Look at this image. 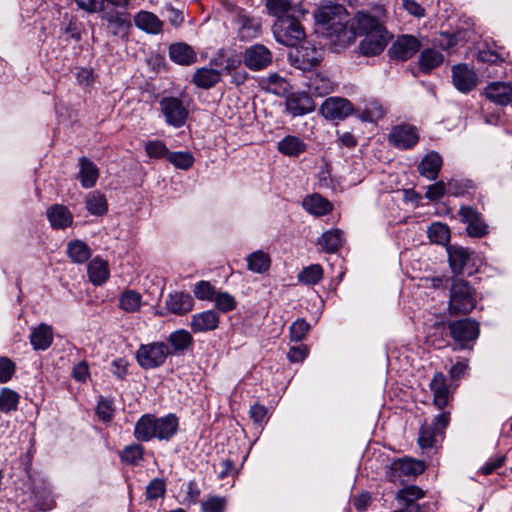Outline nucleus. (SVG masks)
Returning a JSON list of instances; mask_svg holds the SVG:
<instances>
[{
  "instance_id": "obj_1",
  "label": "nucleus",
  "mask_w": 512,
  "mask_h": 512,
  "mask_svg": "<svg viewBox=\"0 0 512 512\" xmlns=\"http://www.w3.org/2000/svg\"><path fill=\"white\" fill-rule=\"evenodd\" d=\"M314 17L322 32L334 43L347 45L353 42V33L349 30L350 19L343 5L333 3L322 5L317 9Z\"/></svg>"
},
{
  "instance_id": "obj_2",
  "label": "nucleus",
  "mask_w": 512,
  "mask_h": 512,
  "mask_svg": "<svg viewBox=\"0 0 512 512\" xmlns=\"http://www.w3.org/2000/svg\"><path fill=\"white\" fill-rule=\"evenodd\" d=\"M385 18L386 9L383 5L374 6L372 11H357L349 21V30L353 33V41L356 36H365L387 30L384 25Z\"/></svg>"
},
{
  "instance_id": "obj_3",
  "label": "nucleus",
  "mask_w": 512,
  "mask_h": 512,
  "mask_svg": "<svg viewBox=\"0 0 512 512\" xmlns=\"http://www.w3.org/2000/svg\"><path fill=\"white\" fill-rule=\"evenodd\" d=\"M476 303L475 288L463 279H454L449 293V314L452 316L469 314L476 307Z\"/></svg>"
},
{
  "instance_id": "obj_4",
  "label": "nucleus",
  "mask_w": 512,
  "mask_h": 512,
  "mask_svg": "<svg viewBox=\"0 0 512 512\" xmlns=\"http://www.w3.org/2000/svg\"><path fill=\"white\" fill-rule=\"evenodd\" d=\"M304 17L292 15L275 20L272 31L276 41L285 46H297L306 36L301 24Z\"/></svg>"
},
{
  "instance_id": "obj_5",
  "label": "nucleus",
  "mask_w": 512,
  "mask_h": 512,
  "mask_svg": "<svg viewBox=\"0 0 512 512\" xmlns=\"http://www.w3.org/2000/svg\"><path fill=\"white\" fill-rule=\"evenodd\" d=\"M170 354L169 347L164 342L142 344L136 352L138 364L144 369H153L162 366Z\"/></svg>"
},
{
  "instance_id": "obj_6",
  "label": "nucleus",
  "mask_w": 512,
  "mask_h": 512,
  "mask_svg": "<svg viewBox=\"0 0 512 512\" xmlns=\"http://www.w3.org/2000/svg\"><path fill=\"white\" fill-rule=\"evenodd\" d=\"M450 421V413L437 415L430 423L424 422L419 431L418 443L421 448H432L436 438L442 436Z\"/></svg>"
},
{
  "instance_id": "obj_7",
  "label": "nucleus",
  "mask_w": 512,
  "mask_h": 512,
  "mask_svg": "<svg viewBox=\"0 0 512 512\" xmlns=\"http://www.w3.org/2000/svg\"><path fill=\"white\" fill-rule=\"evenodd\" d=\"M452 339L463 349L475 341L479 335V323L471 318L452 321L448 324Z\"/></svg>"
},
{
  "instance_id": "obj_8",
  "label": "nucleus",
  "mask_w": 512,
  "mask_h": 512,
  "mask_svg": "<svg viewBox=\"0 0 512 512\" xmlns=\"http://www.w3.org/2000/svg\"><path fill=\"white\" fill-rule=\"evenodd\" d=\"M425 464L421 460L401 458L393 461L386 476L391 482H402V477H416L425 471Z\"/></svg>"
},
{
  "instance_id": "obj_9",
  "label": "nucleus",
  "mask_w": 512,
  "mask_h": 512,
  "mask_svg": "<svg viewBox=\"0 0 512 512\" xmlns=\"http://www.w3.org/2000/svg\"><path fill=\"white\" fill-rule=\"evenodd\" d=\"M160 109L166 122L176 128L182 127L188 117V110L176 97H165L160 101Z\"/></svg>"
},
{
  "instance_id": "obj_10",
  "label": "nucleus",
  "mask_w": 512,
  "mask_h": 512,
  "mask_svg": "<svg viewBox=\"0 0 512 512\" xmlns=\"http://www.w3.org/2000/svg\"><path fill=\"white\" fill-rule=\"evenodd\" d=\"M322 56L321 49L307 43L298 47L294 54H290V59L296 68L309 71L321 62Z\"/></svg>"
},
{
  "instance_id": "obj_11",
  "label": "nucleus",
  "mask_w": 512,
  "mask_h": 512,
  "mask_svg": "<svg viewBox=\"0 0 512 512\" xmlns=\"http://www.w3.org/2000/svg\"><path fill=\"white\" fill-rule=\"evenodd\" d=\"M447 252L450 267L455 275L473 274L472 253L468 249L451 245L447 248Z\"/></svg>"
},
{
  "instance_id": "obj_12",
  "label": "nucleus",
  "mask_w": 512,
  "mask_h": 512,
  "mask_svg": "<svg viewBox=\"0 0 512 512\" xmlns=\"http://www.w3.org/2000/svg\"><path fill=\"white\" fill-rule=\"evenodd\" d=\"M421 48L420 41L412 35H402L389 48L392 59L406 61L413 57Z\"/></svg>"
},
{
  "instance_id": "obj_13",
  "label": "nucleus",
  "mask_w": 512,
  "mask_h": 512,
  "mask_svg": "<svg viewBox=\"0 0 512 512\" xmlns=\"http://www.w3.org/2000/svg\"><path fill=\"white\" fill-rule=\"evenodd\" d=\"M353 111L351 102L342 97H329L320 107V113L329 120H343Z\"/></svg>"
},
{
  "instance_id": "obj_14",
  "label": "nucleus",
  "mask_w": 512,
  "mask_h": 512,
  "mask_svg": "<svg viewBox=\"0 0 512 512\" xmlns=\"http://www.w3.org/2000/svg\"><path fill=\"white\" fill-rule=\"evenodd\" d=\"M451 71L453 85L458 91L468 93L477 86V74L468 64H456Z\"/></svg>"
},
{
  "instance_id": "obj_15",
  "label": "nucleus",
  "mask_w": 512,
  "mask_h": 512,
  "mask_svg": "<svg viewBox=\"0 0 512 512\" xmlns=\"http://www.w3.org/2000/svg\"><path fill=\"white\" fill-rule=\"evenodd\" d=\"M243 62L250 70H262L271 64L272 53L266 46L255 44L245 50Z\"/></svg>"
},
{
  "instance_id": "obj_16",
  "label": "nucleus",
  "mask_w": 512,
  "mask_h": 512,
  "mask_svg": "<svg viewBox=\"0 0 512 512\" xmlns=\"http://www.w3.org/2000/svg\"><path fill=\"white\" fill-rule=\"evenodd\" d=\"M388 138L390 143L396 148L410 149L418 143L419 134L416 127L401 124L392 128Z\"/></svg>"
},
{
  "instance_id": "obj_17",
  "label": "nucleus",
  "mask_w": 512,
  "mask_h": 512,
  "mask_svg": "<svg viewBox=\"0 0 512 512\" xmlns=\"http://www.w3.org/2000/svg\"><path fill=\"white\" fill-rule=\"evenodd\" d=\"M463 223L467 224V233L472 237H483L488 233V226L482 215L475 208L462 206L458 212Z\"/></svg>"
},
{
  "instance_id": "obj_18",
  "label": "nucleus",
  "mask_w": 512,
  "mask_h": 512,
  "mask_svg": "<svg viewBox=\"0 0 512 512\" xmlns=\"http://www.w3.org/2000/svg\"><path fill=\"white\" fill-rule=\"evenodd\" d=\"M391 39L392 35L388 30L365 35V38L359 44V51L364 56L379 55L384 51Z\"/></svg>"
},
{
  "instance_id": "obj_19",
  "label": "nucleus",
  "mask_w": 512,
  "mask_h": 512,
  "mask_svg": "<svg viewBox=\"0 0 512 512\" xmlns=\"http://www.w3.org/2000/svg\"><path fill=\"white\" fill-rule=\"evenodd\" d=\"M483 95L496 105L507 106L512 102L511 82H491L484 88Z\"/></svg>"
},
{
  "instance_id": "obj_20",
  "label": "nucleus",
  "mask_w": 512,
  "mask_h": 512,
  "mask_svg": "<svg viewBox=\"0 0 512 512\" xmlns=\"http://www.w3.org/2000/svg\"><path fill=\"white\" fill-rule=\"evenodd\" d=\"M266 8L270 15L279 20L282 17L305 16L307 10L300 3H293L291 0H266Z\"/></svg>"
},
{
  "instance_id": "obj_21",
  "label": "nucleus",
  "mask_w": 512,
  "mask_h": 512,
  "mask_svg": "<svg viewBox=\"0 0 512 512\" xmlns=\"http://www.w3.org/2000/svg\"><path fill=\"white\" fill-rule=\"evenodd\" d=\"M220 323V315L216 310H206L191 317L190 328L193 333L214 331Z\"/></svg>"
},
{
  "instance_id": "obj_22",
  "label": "nucleus",
  "mask_w": 512,
  "mask_h": 512,
  "mask_svg": "<svg viewBox=\"0 0 512 512\" xmlns=\"http://www.w3.org/2000/svg\"><path fill=\"white\" fill-rule=\"evenodd\" d=\"M286 109L294 117L308 114L315 109V103L307 93H292L286 99Z\"/></svg>"
},
{
  "instance_id": "obj_23",
  "label": "nucleus",
  "mask_w": 512,
  "mask_h": 512,
  "mask_svg": "<svg viewBox=\"0 0 512 512\" xmlns=\"http://www.w3.org/2000/svg\"><path fill=\"white\" fill-rule=\"evenodd\" d=\"M430 389L433 393L434 405L440 410L444 409L449 403L451 392L443 373L437 372L434 374L433 379L430 382Z\"/></svg>"
},
{
  "instance_id": "obj_24",
  "label": "nucleus",
  "mask_w": 512,
  "mask_h": 512,
  "mask_svg": "<svg viewBox=\"0 0 512 512\" xmlns=\"http://www.w3.org/2000/svg\"><path fill=\"white\" fill-rule=\"evenodd\" d=\"M165 305L169 312L182 316L193 310L194 299L188 293L175 292L168 295Z\"/></svg>"
},
{
  "instance_id": "obj_25",
  "label": "nucleus",
  "mask_w": 512,
  "mask_h": 512,
  "mask_svg": "<svg viewBox=\"0 0 512 512\" xmlns=\"http://www.w3.org/2000/svg\"><path fill=\"white\" fill-rule=\"evenodd\" d=\"M178 426V418L174 414H168L160 418L154 415L155 439L159 441L170 440L177 433Z\"/></svg>"
},
{
  "instance_id": "obj_26",
  "label": "nucleus",
  "mask_w": 512,
  "mask_h": 512,
  "mask_svg": "<svg viewBox=\"0 0 512 512\" xmlns=\"http://www.w3.org/2000/svg\"><path fill=\"white\" fill-rule=\"evenodd\" d=\"M134 23L137 28L148 34L157 35L163 31V21L149 11L138 12L134 17Z\"/></svg>"
},
{
  "instance_id": "obj_27",
  "label": "nucleus",
  "mask_w": 512,
  "mask_h": 512,
  "mask_svg": "<svg viewBox=\"0 0 512 512\" xmlns=\"http://www.w3.org/2000/svg\"><path fill=\"white\" fill-rule=\"evenodd\" d=\"M47 218L54 229H66L72 225L73 215L62 204H54L47 209Z\"/></svg>"
},
{
  "instance_id": "obj_28",
  "label": "nucleus",
  "mask_w": 512,
  "mask_h": 512,
  "mask_svg": "<svg viewBox=\"0 0 512 512\" xmlns=\"http://www.w3.org/2000/svg\"><path fill=\"white\" fill-rule=\"evenodd\" d=\"M442 163L441 156L437 152L432 151L422 158L418 165V172L428 180H435L441 170Z\"/></svg>"
},
{
  "instance_id": "obj_29",
  "label": "nucleus",
  "mask_w": 512,
  "mask_h": 512,
  "mask_svg": "<svg viewBox=\"0 0 512 512\" xmlns=\"http://www.w3.org/2000/svg\"><path fill=\"white\" fill-rule=\"evenodd\" d=\"M78 178L83 188H92L99 178V169L90 159L81 157L79 159Z\"/></svg>"
},
{
  "instance_id": "obj_30",
  "label": "nucleus",
  "mask_w": 512,
  "mask_h": 512,
  "mask_svg": "<svg viewBox=\"0 0 512 512\" xmlns=\"http://www.w3.org/2000/svg\"><path fill=\"white\" fill-rule=\"evenodd\" d=\"M424 495L425 493L420 487L409 485L399 490L396 498L399 502L405 504V509L408 510V512H420V506L415 502L423 498Z\"/></svg>"
},
{
  "instance_id": "obj_31",
  "label": "nucleus",
  "mask_w": 512,
  "mask_h": 512,
  "mask_svg": "<svg viewBox=\"0 0 512 512\" xmlns=\"http://www.w3.org/2000/svg\"><path fill=\"white\" fill-rule=\"evenodd\" d=\"M302 206L307 212L314 216L327 215L333 209L331 202L318 193L305 197Z\"/></svg>"
},
{
  "instance_id": "obj_32",
  "label": "nucleus",
  "mask_w": 512,
  "mask_h": 512,
  "mask_svg": "<svg viewBox=\"0 0 512 512\" xmlns=\"http://www.w3.org/2000/svg\"><path fill=\"white\" fill-rule=\"evenodd\" d=\"M170 59L180 65H191L196 62L197 56L191 46L186 43H174L169 47Z\"/></svg>"
},
{
  "instance_id": "obj_33",
  "label": "nucleus",
  "mask_w": 512,
  "mask_h": 512,
  "mask_svg": "<svg viewBox=\"0 0 512 512\" xmlns=\"http://www.w3.org/2000/svg\"><path fill=\"white\" fill-rule=\"evenodd\" d=\"M133 435L136 440L142 442H149L155 439L154 415H142L135 424Z\"/></svg>"
},
{
  "instance_id": "obj_34",
  "label": "nucleus",
  "mask_w": 512,
  "mask_h": 512,
  "mask_svg": "<svg viewBox=\"0 0 512 512\" xmlns=\"http://www.w3.org/2000/svg\"><path fill=\"white\" fill-rule=\"evenodd\" d=\"M309 91L319 97L330 94L334 91L335 84L323 73L312 74L307 83Z\"/></svg>"
},
{
  "instance_id": "obj_35",
  "label": "nucleus",
  "mask_w": 512,
  "mask_h": 512,
  "mask_svg": "<svg viewBox=\"0 0 512 512\" xmlns=\"http://www.w3.org/2000/svg\"><path fill=\"white\" fill-rule=\"evenodd\" d=\"M221 80V73L213 68H198L193 75V83L202 89H210Z\"/></svg>"
},
{
  "instance_id": "obj_36",
  "label": "nucleus",
  "mask_w": 512,
  "mask_h": 512,
  "mask_svg": "<svg viewBox=\"0 0 512 512\" xmlns=\"http://www.w3.org/2000/svg\"><path fill=\"white\" fill-rule=\"evenodd\" d=\"M167 341L172 347L170 354H183L185 350L193 345V337L185 329H178L172 332L168 336Z\"/></svg>"
},
{
  "instance_id": "obj_37",
  "label": "nucleus",
  "mask_w": 512,
  "mask_h": 512,
  "mask_svg": "<svg viewBox=\"0 0 512 512\" xmlns=\"http://www.w3.org/2000/svg\"><path fill=\"white\" fill-rule=\"evenodd\" d=\"M53 341V333L50 326L40 324L34 328L30 335V343L35 350H46Z\"/></svg>"
},
{
  "instance_id": "obj_38",
  "label": "nucleus",
  "mask_w": 512,
  "mask_h": 512,
  "mask_svg": "<svg viewBox=\"0 0 512 512\" xmlns=\"http://www.w3.org/2000/svg\"><path fill=\"white\" fill-rule=\"evenodd\" d=\"M317 243L326 253H335L342 247L343 232L339 229L328 230L322 234Z\"/></svg>"
},
{
  "instance_id": "obj_39",
  "label": "nucleus",
  "mask_w": 512,
  "mask_h": 512,
  "mask_svg": "<svg viewBox=\"0 0 512 512\" xmlns=\"http://www.w3.org/2000/svg\"><path fill=\"white\" fill-rule=\"evenodd\" d=\"M277 148L284 155L298 157L307 147L299 137L288 135L278 142Z\"/></svg>"
},
{
  "instance_id": "obj_40",
  "label": "nucleus",
  "mask_w": 512,
  "mask_h": 512,
  "mask_svg": "<svg viewBox=\"0 0 512 512\" xmlns=\"http://www.w3.org/2000/svg\"><path fill=\"white\" fill-rule=\"evenodd\" d=\"M88 276L94 285H101L109 278L108 264L96 257L88 264Z\"/></svg>"
},
{
  "instance_id": "obj_41",
  "label": "nucleus",
  "mask_w": 512,
  "mask_h": 512,
  "mask_svg": "<svg viewBox=\"0 0 512 512\" xmlns=\"http://www.w3.org/2000/svg\"><path fill=\"white\" fill-rule=\"evenodd\" d=\"M107 27L115 36H125L131 27V22L126 14L114 13L106 17Z\"/></svg>"
},
{
  "instance_id": "obj_42",
  "label": "nucleus",
  "mask_w": 512,
  "mask_h": 512,
  "mask_svg": "<svg viewBox=\"0 0 512 512\" xmlns=\"http://www.w3.org/2000/svg\"><path fill=\"white\" fill-rule=\"evenodd\" d=\"M67 254L74 263L82 264L91 257L92 252L85 242L73 240L67 245Z\"/></svg>"
},
{
  "instance_id": "obj_43",
  "label": "nucleus",
  "mask_w": 512,
  "mask_h": 512,
  "mask_svg": "<svg viewBox=\"0 0 512 512\" xmlns=\"http://www.w3.org/2000/svg\"><path fill=\"white\" fill-rule=\"evenodd\" d=\"M248 269L255 273H265L271 266V258L268 253L258 250L248 255Z\"/></svg>"
},
{
  "instance_id": "obj_44",
  "label": "nucleus",
  "mask_w": 512,
  "mask_h": 512,
  "mask_svg": "<svg viewBox=\"0 0 512 512\" xmlns=\"http://www.w3.org/2000/svg\"><path fill=\"white\" fill-rule=\"evenodd\" d=\"M87 210L95 216H102L108 211V203L104 194L94 191L85 200Z\"/></svg>"
},
{
  "instance_id": "obj_45",
  "label": "nucleus",
  "mask_w": 512,
  "mask_h": 512,
  "mask_svg": "<svg viewBox=\"0 0 512 512\" xmlns=\"http://www.w3.org/2000/svg\"><path fill=\"white\" fill-rule=\"evenodd\" d=\"M444 57L442 53L435 49H425L419 57V66L423 72H430L432 69L442 64Z\"/></svg>"
},
{
  "instance_id": "obj_46",
  "label": "nucleus",
  "mask_w": 512,
  "mask_h": 512,
  "mask_svg": "<svg viewBox=\"0 0 512 512\" xmlns=\"http://www.w3.org/2000/svg\"><path fill=\"white\" fill-rule=\"evenodd\" d=\"M323 268L320 264H311L304 267L297 278L300 283L305 285H316L323 279Z\"/></svg>"
},
{
  "instance_id": "obj_47",
  "label": "nucleus",
  "mask_w": 512,
  "mask_h": 512,
  "mask_svg": "<svg viewBox=\"0 0 512 512\" xmlns=\"http://www.w3.org/2000/svg\"><path fill=\"white\" fill-rule=\"evenodd\" d=\"M142 296L134 290H125L119 298V306L127 313H134L141 307Z\"/></svg>"
},
{
  "instance_id": "obj_48",
  "label": "nucleus",
  "mask_w": 512,
  "mask_h": 512,
  "mask_svg": "<svg viewBox=\"0 0 512 512\" xmlns=\"http://www.w3.org/2000/svg\"><path fill=\"white\" fill-rule=\"evenodd\" d=\"M123 463L137 466L144 458V447L141 444H131L124 447L119 454Z\"/></svg>"
},
{
  "instance_id": "obj_49",
  "label": "nucleus",
  "mask_w": 512,
  "mask_h": 512,
  "mask_svg": "<svg viewBox=\"0 0 512 512\" xmlns=\"http://www.w3.org/2000/svg\"><path fill=\"white\" fill-rule=\"evenodd\" d=\"M20 395L14 390L4 387L0 390V411L10 413L18 409Z\"/></svg>"
},
{
  "instance_id": "obj_50",
  "label": "nucleus",
  "mask_w": 512,
  "mask_h": 512,
  "mask_svg": "<svg viewBox=\"0 0 512 512\" xmlns=\"http://www.w3.org/2000/svg\"><path fill=\"white\" fill-rule=\"evenodd\" d=\"M508 54L504 48L500 50H492L490 48H483L478 51L477 60L482 63L499 64L506 60Z\"/></svg>"
},
{
  "instance_id": "obj_51",
  "label": "nucleus",
  "mask_w": 512,
  "mask_h": 512,
  "mask_svg": "<svg viewBox=\"0 0 512 512\" xmlns=\"http://www.w3.org/2000/svg\"><path fill=\"white\" fill-rule=\"evenodd\" d=\"M429 239L436 244H445L450 238L449 228L441 223H434L428 229Z\"/></svg>"
},
{
  "instance_id": "obj_52",
  "label": "nucleus",
  "mask_w": 512,
  "mask_h": 512,
  "mask_svg": "<svg viewBox=\"0 0 512 512\" xmlns=\"http://www.w3.org/2000/svg\"><path fill=\"white\" fill-rule=\"evenodd\" d=\"M168 161L176 168L187 170L194 163V157L190 152H170Z\"/></svg>"
},
{
  "instance_id": "obj_53",
  "label": "nucleus",
  "mask_w": 512,
  "mask_h": 512,
  "mask_svg": "<svg viewBox=\"0 0 512 512\" xmlns=\"http://www.w3.org/2000/svg\"><path fill=\"white\" fill-rule=\"evenodd\" d=\"M212 301L215 302L216 308L223 313L230 312L237 306L235 297L228 292H217Z\"/></svg>"
},
{
  "instance_id": "obj_54",
  "label": "nucleus",
  "mask_w": 512,
  "mask_h": 512,
  "mask_svg": "<svg viewBox=\"0 0 512 512\" xmlns=\"http://www.w3.org/2000/svg\"><path fill=\"white\" fill-rule=\"evenodd\" d=\"M193 293L199 300L212 301L217 292L209 281L201 280L194 285Z\"/></svg>"
},
{
  "instance_id": "obj_55",
  "label": "nucleus",
  "mask_w": 512,
  "mask_h": 512,
  "mask_svg": "<svg viewBox=\"0 0 512 512\" xmlns=\"http://www.w3.org/2000/svg\"><path fill=\"white\" fill-rule=\"evenodd\" d=\"M113 401L101 397L96 407V415L103 422H110L114 417Z\"/></svg>"
},
{
  "instance_id": "obj_56",
  "label": "nucleus",
  "mask_w": 512,
  "mask_h": 512,
  "mask_svg": "<svg viewBox=\"0 0 512 512\" xmlns=\"http://www.w3.org/2000/svg\"><path fill=\"white\" fill-rule=\"evenodd\" d=\"M166 492V482L161 478L152 479L146 487V497L148 500H156L163 497Z\"/></svg>"
},
{
  "instance_id": "obj_57",
  "label": "nucleus",
  "mask_w": 512,
  "mask_h": 512,
  "mask_svg": "<svg viewBox=\"0 0 512 512\" xmlns=\"http://www.w3.org/2000/svg\"><path fill=\"white\" fill-rule=\"evenodd\" d=\"M145 151L150 158H163L168 157L170 153L165 143L160 140L148 141L145 144Z\"/></svg>"
},
{
  "instance_id": "obj_58",
  "label": "nucleus",
  "mask_w": 512,
  "mask_h": 512,
  "mask_svg": "<svg viewBox=\"0 0 512 512\" xmlns=\"http://www.w3.org/2000/svg\"><path fill=\"white\" fill-rule=\"evenodd\" d=\"M310 329V325L304 319H297L290 326V337L292 341H301Z\"/></svg>"
},
{
  "instance_id": "obj_59",
  "label": "nucleus",
  "mask_w": 512,
  "mask_h": 512,
  "mask_svg": "<svg viewBox=\"0 0 512 512\" xmlns=\"http://www.w3.org/2000/svg\"><path fill=\"white\" fill-rule=\"evenodd\" d=\"M250 418L259 426H262L268 420V409L259 403H255L249 410Z\"/></svg>"
},
{
  "instance_id": "obj_60",
  "label": "nucleus",
  "mask_w": 512,
  "mask_h": 512,
  "mask_svg": "<svg viewBox=\"0 0 512 512\" xmlns=\"http://www.w3.org/2000/svg\"><path fill=\"white\" fill-rule=\"evenodd\" d=\"M15 363L7 357L0 358V383L8 382L15 373Z\"/></svg>"
},
{
  "instance_id": "obj_61",
  "label": "nucleus",
  "mask_w": 512,
  "mask_h": 512,
  "mask_svg": "<svg viewBox=\"0 0 512 512\" xmlns=\"http://www.w3.org/2000/svg\"><path fill=\"white\" fill-rule=\"evenodd\" d=\"M226 501L222 497H210L201 504L203 512H224Z\"/></svg>"
},
{
  "instance_id": "obj_62",
  "label": "nucleus",
  "mask_w": 512,
  "mask_h": 512,
  "mask_svg": "<svg viewBox=\"0 0 512 512\" xmlns=\"http://www.w3.org/2000/svg\"><path fill=\"white\" fill-rule=\"evenodd\" d=\"M78 8L88 12L96 13L104 9L105 0H74Z\"/></svg>"
},
{
  "instance_id": "obj_63",
  "label": "nucleus",
  "mask_w": 512,
  "mask_h": 512,
  "mask_svg": "<svg viewBox=\"0 0 512 512\" xmlns=\"http://www.w3.org/2000/svg\"><path fill=\"white\" fill-rule=\"evenodd\" d=\"M239 23L241 25L242 30H247L251 35H256L260 32L261 23L252 17L247 15L239 16Z\"/></svg>"
},
{
  "instance_id": "obj_64",
  "label": "nucleus",
  "mask_w": 512,
  "mask_h": 512,
  "mask_svg": "<svg viewBox=\"0 0 512 512\" xmlns=\"http://www.w3.org/2000/svg\"><path fill=\"white\" fill-rule=\"evenodd\" d=\"M446 193V185L443 181H438L427 187L426 198L430 201H437Z\"/></svg>"
}]
</instances>
